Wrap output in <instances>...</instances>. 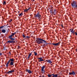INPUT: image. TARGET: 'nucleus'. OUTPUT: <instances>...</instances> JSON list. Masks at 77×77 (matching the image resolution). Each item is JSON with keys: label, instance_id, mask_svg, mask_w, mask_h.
I'll return each instance as SVG.
<instances>
[{"label": "nucleus", "instance_id": "f257e3e1", "mask_svg": "<svg viewBox=\"0 0 77 77\" xmlns=\"http://www.w3.org/2000/svg\"><path fill=\"white\" fill-rule=\"evenodd\" d=\"M17 33V32H15L14 33H12L11 35H9L8 38L10 40L7 41L8 43H10V44H14L15 42V38H12L14 35Z\"/></svg>", "mask_w": 77, "mask_h": 77}, {"label": "nucleus", "instance_id": "f03ea898", "mask_svg": "<svg viewBox=\"0 0 77 77\" xmlns=\"http://www.w3.org/2000/svg\"><path fill=\"white\" fill-rule=\"evenodd\" d=\"M37 43L38 44H42L43 42L44 43H45V44H47V42H46V41L45 40L41 39V38H38L37 39L36 41Z\"/></svg>", "mask_w": 77, "mask_h": 77}, {"label": "nucleus", "instance_id": "7ed1b4c3", "mask_svg": "<svg viewBox=\"0 0 77 77\" xmlns=\"http://www.w3.org/2000/svg\"><path fill=\"white\" fill-rule=\"evenodd\" d=\"M34 17H35L36 19H37L38 20L41 19L42 17L41 15L38 12L37 14H35Z\"/></svg>", "mask_w": 77, "mask_h": 77}, {"label": "nucleus", "instance_id": "20e7f679", "mask_svg": "<svg viewBox=\"0 0 77 77\" xmlns=\"http://www.w3.org/2000/svg\"><path fill=\"white\" fill-rule=\"evenodd\" d=\"M71 5L72 8H77V4L76 1H73L71 3Z\"/></svg>", "mask_w": 77, "mask_h": 77}, {"label": "nucleus", "instance_id": "39448f33", "mask_svg": "<svg viewBox=\"0 0 77 77\" xmlns=\"http://www.w3.org/2000/svg\"><path fill=\"white\" fill-rule=\"evenodd\" d=\"M14 59H11V61L10 64V66L11 68H13V67L14 66Z\"/></svg>", "mask_w": 77, "mask_h": 77}, {"label": "nucleus", "instance_id": "423d86ee", "mask_svg": "<svg viewBox=\"0 0 77 77\" xmlns=\"http://www.w3.org/2000/svg\"><path fill=\"white\" fill-rule=\"evenodd\" d=\"M70 32L72 33L73 34H74L75 30H74V29L73 28H71L69 29Z\"/></svg>", "mask_w": 77, "mask_h": 77}, {"label": "nucleus", "instance_id": "0eeeda50", "mask_svg": "<svg viewBox=\"0 0 77 77\" xmlns=\"http://www.w3.org/2000/svg\"><path fill=\"white\" fill-rule=\"evenodd\" d=\"M15 71V70H11V71H9L8 72H6V74H11L12 72H14Z\"/></svg>", "mask_w": 77, "mask_h": 77}, {"label": "nucleus", "instance_id": "6e6552de", "mask_svg": "<svg viewBox=\"0 0 77 77\" xmlns=\"http://www.w3.org/2000/svg\"><path fill=\"white\" fill-rule=\"evenodd\" d=\"M26 72H27L29 74H32V71L31 70H29L27 69H26Z\"/></svg>", "mask_w": 77, "mask_h": 77}, {"label": "nucleus", "instance_id": "1a4fd4ad", "mask_svg": "<svg viewBox=\"0 0 77 77\" xmlns=\"http://www.w3.org/2000/svg\"><path fill=\"white\" fill-rule=\"evenodd\" d=\"M45 68V66H43L42 67V70L41 71L42 72H45V71H44V68Z\"/></svg>", "mask_w": 77, "mask_h": 77}, {"label": "nucleus", "instance_id": "9d476101", "mask_svg": "<svg viewBox=\"0 0 77 77\" xmlns=\"http://www.w3.org/2000/svg\"><path fill=\"white\" fill-rule=\"evenodd\" d=\"M46 62H48V63H52V62L51 60H46Z\"/></svg>", "mask_w": 77, "mask_h": 77}, {"label": "nucleus", "instance_id": "9b49d317", "mask_svg": "<svg viewBox=\"0 0 77 77\" xmlns=\"http://www.w3.org/2000/svg\"><path fill=\"white\" fill-rule=\"evenodd\" d=\"M38 59L40 60H39V62H42V61H44V60H43V59H42V57L38 58Z\"/></svg>", "mask_w": 77, "mask_h": 77}, {"label": "nucleus", "instance_id": "f8f14e48", "mask_svg": "<svg viewBox=\"0 0 77 77\" xmlns=\"http://www.w3.org/2000/svg\"><path fill=\"white\" fill-rule=\"evenodd\" d=\"M69 74L70 75H75V72H74L72 71V72H70L69 73Z\"/></svg>", "mask_w": 77, "mask_h": 77}, {"label": "nucleus", "instance_id": "ddd939ff", "mask_svg": "<svg viewBox=\"0 0 77 77\" xmlns=\"http://www.w3.org/2000/svg\"><path fill=\"white\" fill-rule=\"evenodd\" d=\"M60 44V43H52L53 45H55V46H56L57 45H59V44Z\"/></svg>", "mask_w": 77, "mask_h": 77}, {"label": "nucleus", "instance_id": "4468645a", "mask_svg": "<svg viewBox=\"0 0 77 77\" xmlns=\"http://www.w3.org/2000/svg\"><path fill=\"white\" fill-rule=\"evenodd\" d=\"M52 75H53V76H52V77H57L58 76L57 74L55 75L54 74H52Z\"/></svg>", "mask_w": 77, "mask_h": 77}, {"label": "nucleus", "instance_id": "2eb2a0df", "mask_svg": "<svg viewBox=\"0 0 77 77\" xmlns=\"http://www.w3.org/2000/svg\"><path fill=\"white\" fill-rule=\"evenodd\" d=\"M2 33H5L6 32V30L5 29H3L2 30Z\"/></svg>", "mask_w": 77, "mask_h": 77}, {"label": "nucleus", "instance_id": "dca6fc26", "mask_svg": "<svg viewBox=\"0 0 77 77\" xmlns=\"http://www.w3.org/2000/svg\"><path fill=\"white\" fill-rule=\"evenodd\" d=\"M32 55V53H30L29 54V55L28 57V59H29L30 57V56H31V55Z\"/></svg>", "mask_w": 77, "mask_h": 77}, {"label": "nucleus", "instance_id": "f3484780", "mask_svg": "<svg viewBox=\"0 0 77 77\" xmlns=\"http://www.w3.org/2000/svg\"><path fill=\"white\" fill-rule=\"evenodd\" d=\"M12 59H10L9 60L8 62L7 63H8L9 64L12 61Z\"/></svg>", "mask_w": 77, "mask_h": 77}, {"label": "nucleus", "instance_id": "a211bd4d", "mask_svg": "<svg viewBox=\"0 0 77 77\" xmlns=\"http://www.w3.org/2000/svg\"><path fill=\"white\" fill-rule=\"evenodd\" d=\"M28 9H25L24 10V12H26L28 11Z\"/></svg>", "mask_w": 77, "mask_h": 77}, {"label": "nucleus", "instance_id": "6ab92c4d", "mask_svg": "<svg viewBox=\"0 0 77 77\" xmlns=\"http://www.w3.org/2000/svg\"><path fill=\"white\" fill-rule=\"evenodd\" d=\"M22 15H23V13H21L19 14V16H20V17H21V16H22Z\"/></svg>", "mask_w": 77, "mask_h": 77}, {"label": "nucleus", "instance_id": "aec40b11", "mask_svg": "<svg viewBox=\"0 0 77 77\" xmlns=\"http://www.w3.org/2000/svg\"><path fill=\"white\" fill-rule=\"evenodd\" d=\"M75 34V35H76L77 36V32H74V34H73V35H74Z\"/></svg>", "mask_w": 77, "mask_h": 77}, {"label": "nucleus", "instance_id": "412c9836", "mask_svg": "<svg viewBox=\"0 0 77 77\" xmlns=\"http://www.w3.org/2000/svg\"><path fill=\"white\" fill-rule=\"evenodd\" d=\"M34 53L35 54V56H36V55H37L38 54H37V53L35 52H34Z\"/></svg>", "mask_w": 77, "mask_h": 77}, {"label": "nucleus", "instance_id": "4be33fe9", "mask_svg": "<svg viewBox=\"0 0 77 77\" xmlns=\"http://www.w3.org/2000/svg\"><path fill=\"white\" fill-rule=\"evenodd\" d=\"M51 75H50V74H48V77H52V76Z\"/></svg>", "mask_w": 77, "mask_h": 77}, {"label": "nucleus", "instance_id": "5701e85b", "mask_svg": "<svg viewBox=\"0 0 77 77\" xmlns=\"http://www.w3.org/2000/svg\"><path fill=\"white\" fill-rule=\"evenodd\" d=\"M8 65H9V64L7 63V64H6V68H8Z\"/></svg>", "mask_w": 77, "mask_h": 77}, {"label": "nucleus", "instance_id": "b1692460", "mask_svg": "<svg viewBox=\"0 0 77 77\" xmlns=\"http://www.w3.org/2000/svg\"><path fill=\"white\" fill-rule=\"evenodd\" d=\"M3 5H6V2L5 1L4 2V3H3Z\"/></svg>", "mask_w": 77, "mask_h": 77}, {"label": "nucleus", "instance_id": "393cba45", "mask_svg": "<svg viewBox=\"0 0 77 77\" xmlns=\"http://www.w3.org/2000/svg\"><path fill=\"white\" fill-rule=\"evenodd\" d=\"M4 27V26H2L0 27V29H3V28Z\"/></svg>", "mask_w": 77, "mask_h": 77}, {"label": "nucleus", "instance_id": "a878e982", "mask_svg": "<svg viewBox=\"0 0 77 77\" xmlns=\"http://www.w3.org/2000/svg\"><path fill=\"white\" fill-rule=\"evenodd\" d=\"M22 37H23V38H26V36L24 35H23Z\"/></svg>", "mask_w": 77, "mask_h": 77}, {"label": "nucleus", "instance_id": "bb28decb", "mask_svg": "<svg viewBox=\"0 0 77 77\" xmlns=\"http://www.w3.org/2000/svg\"><path fill=\"white\" fill-rule=\"evenodd\" d=\"M26 38H30V37L28 36H26V37H25Z\"/></svg>", "mask_w": 77, "mask_h": 77}, {"label": "nucleus", "instance_id": "cd10ccee", "mask_svg": "<svg viewBox=\"0 0 77 77\" xmlns=\"http://www.w3.org/2000/svg\"><path fill=\"white\" fill-rule=\"evenodd\" d=\"M61 27L62 28H63V25H62L61 26Z\"/></svg>", "mask_w": 77, "mask_h": 77}, {"label": "nucleus", "instance_id": "c85d7f7f", "mask_svg": "<svg viewBox=\"0 0 77 77\" xmlns=\"http://www.w3.org/2000/svg\"><path fill=\"white\" fill-rule=\"evenodd\" d=\"M30 8V7H29V8H28V11H29V10H30V8Z\"/></svg>", "mask_w": 77, "mask_h": 77}, {"label": "nucleus", "instance_id": "c756f323", "mask_svg": "<svg viewBox=\"0 0 77 77\" xmlns=\"http://www.w3.org/2000/svg\"><path fill=\"white\" fill-rule=\"evenodd\" d=\"M52 11H53V10H52V9H51V10H50V12L51 13H52Z\"/></svg>", "mask_w": 77, "mask_h": 77}, {"label": "nucleus", "instance_id": "7c9ffc66", "mask_svg": "<svg viewBox=\"0 0 77 77\" xmlns=\"http://www.w3.org/2000/svg\"><path fill=\"white\" fill-rule=\"evenodd\" d=\"M18 49H20V46H18Z\"/></svg>", "mask_w": 77, "mask_h": 77}, {"label": "nucleus", "instance_id": "2f4dec72", "mask_svg": "<svg viewBox=\"0 0 77 77\" xmlns=\"http://www.w3.org/2000/svg\"><path fill=\"white\" fill-rule=\"evenodd\" d=\"M2 53H0V56H2Z\"/></svg>", "mask_w": 77, "mask_h": 77}, {"label": "nucleus", "instance_id": "473e14b6", "mask_svg": "<svg viewBox=\"0 0 77 77\" xmlns=\"http://www.w3.org/2000/svg\"><path fill=\"white\" fill-rule=\"evenodd\" d=\"M32 2H34L35 0H31Z\"/></svg>", "mask_w": 77, "mask_h": 77}, {"label": "nucleus", "instance_id": "72a5a7b5", "mask_svg": "<svg viewBox=\"0 0 77 77\" xmlns=\"http://www.w3.org/2000/svg\"><path fill=\"white\" fill-rule=\"evenodd\" d=\"M42 77H45L44 76V75H43L42 76Z\"/></svg>", "mask_w": 77, "mask_h": 77}, {"label": "nucleus", "instance_id": "f704fd0d", "mask_svg": "<svg viewBox=\"0 0 77 77\" xmlns=\"http://www.w3.org/2000/svg\"><path fill=\"white\" fill-rule=\"evenodd\" d=\"M12 21V19H11L10 21Z\"/></svg>", "mask_w": 77, "mask_h": 77}, {"label": "nucleus", "instance_id": "c9c22d12", "mask_svg": "<svg viewBox=\"0 0 77 77\" xmlns=\"http://www.w3.org/2000/svg\"><path fill=\"white\" fill-rule=\"evenodd\" d=\"M1 30H1H1H0V31H1Z\"/></svg>", "mask_w": 77, "mask_h": 77}, {"label": "nucleus", "instance_id": "e433bc0d", "mask_svg": "<svg viewBox=\"0 0 77 77\" xmlns=\"http://www.w3.org/2000/svg\"><path fill=\"white\" fill-rule=\"evenodd\" d=\"M76 51H77V49H76Z\"/></svg>", "mask_w": 77, "mask_h": 77}]
</instances>
